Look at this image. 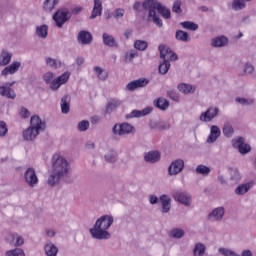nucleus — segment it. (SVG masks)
<instances>
[{"mask_svg": "<svg viewBox=\"0 0 256 256\" xmlns=\"http://www.w3.org/2000/svg\"><path fill=\"white\" fill-rule=\"evenodd\" d=\"M142 7L148 11V19H152L157 27H163V20L157 16V11L164 19H171V10L161 5L157 0H146L143 2Z\"/></svg>", "mask_w": 256, "mask_h": 256, "instance_id": "nucleus-1", "label": "nucleus"}, {"mask_svg": "<svg viewBox=\"0 0 256 256\" xmlns=\"http://www.w3.org/2000/svg\"><path fill=\"white\" fill-rule=\"evenodd\" d=\"M114 218L111 215H103L98 218L92 228L89 229V233L93 239L98 241H105L111 239V233L109 229L113 225Z\"/></svg>", "mask_w": 256, "mask_h": 256, "instance_id": "nucleus-2", "label": "nucleus"}, {"mask_svg": "<svg viewBox=\"0 0 256 256\" xmlns=\"http://www.w3.org/2000/svg\"><path fill=\"white\" fill-rule=\"evenodd\" d=\"M11 59H13V54L7 50H2L0 53V67H5L1 71L2 77H7V75H15L19 69H21V62L14 61L11 63ZM11 63V65H9ZM9 65V66H7Z\"/></svg>", "mask_w": 256, "mask_h": 256, "instance_id": "nucleus-3", "label": "nucleus"}, {"mask_svg": "<svg viewBox=\"0 0 256 256\" xmlns=\"http://www.w3.org/2000/svg\"><path fill=\"white\" fill-rule=\"evenodd\" d=\"M47 124L42 121L39 116H32L30 119V127L23 131L24 141H35L40 131H45Z\"/></svg>", "mask_w": 256, "mask_h": 256, "instance_id": "nucleus-4", "label": "nucleus"}, {"mask_svg": "<svg viewBox=\"0 0 256 256\" xmlns=\"http://www.w3.org/2000/svg\"><path fill=\"white\" fill-rule=\"evenodd\" d=\"M52 171L56 173V175L67 177L71 171V165H69V161L65 159V157L60 154H54L52 156Z\"/></svg>", "mask_w": 256, "mask_h": 256, "instance_id": "nucleus-5", "label": "nucleus"}, {"mask_svg": "<svg viewBox=\"0 0 256 256\" xmlns=\"http://www.w3.org/2000/svg\"><path fill=\"white\" fill-rule=\"evenodd\" d=\"M53 72H47L43 75V79L46 85H50L51 91H58L61 85H65L69 81L71 74L69 72H64L61 76L56 79H53Z\"/></svg>", "mask_w": 256, "mask_h": 256, "instance_id": "nucleus-6", "label": "nucleus"}, {"mask_svg": "<svg viewBox=\"0 0 256 256\" xmlns=\"http://www.w3.org/2000/svg\"><path fill=\"white\" fill-rule=\"evenodd\" d=\"M112 133L118 137H125L126 135H131V133H135V126L127 122L116 123L112 128Z\"/></svg>", "mask_w": 256, "mask_h": 256, "instance_id": "nucleus-7", "label": "nucleus"}, {"mask_svg": "<svg viewBox=\"0 0 256 256\" xmlns=\"http://www.w3.org/2000/svg\"><path fill=\"white\" fill-rule=\"evenodd\" d=\"M69 19H71V13H69V9L67 8H60L53 15V21H55L56 27L59 29H61Z\"/></svg>", "mask_w": 256, "mask_h": 256, "instance_id": "nucleus-8", "label": "nucleus"}, {"mask_svg": "<svg viewBox=\"0 0 256 256\" xmlns=\"http://www.w3.org/2000/svg\"><path fill=\"white\" fill-rule=\"evenodd\" d=\"M185 169V161L183 159H176L171 162L168 167V175L170 177H175L179 175Z\"/></svg>", "mask_w": 256, "mask_h": 256, "instance_id": "nucleus-9", "label": "nucleus"}, {"mask_svg": "<svg viewBox=\"0 0 256 256\" xmlns=\"http://www.w3.org/2000/svg\"><path fill=\"white\" fill-rule=\"evenodd\" d=\"M232 145L234 149H238L241 155H247L251 151V146L245 143V138L237 137L232 140Z\"/></svg>", "mask_w": 256, "mask_h": 256, "instance_id": "nucleus-10", "label": "nucleus"}, {"mask_svg": "<svg viewBox=\"0 0 256 256\" xmlns=\"http://www.w3.org/2000/svg\"><path fill=\"white\" fill-rule=\"evenodd\" d=\"M172 197L174 201H178V203H181L186 207H189V205H191V195H189L187 192H183L180 190H173Z\"/></svg>", "mask_w": 256, "mask_h": 256, "instance_id": "nucleus-11", "label": "nucleus"}, {"mask_svg": "<svg viewBox=\"0 0 256 256\" xmlns=\"http://www.w3.org/2000/svg\"><path fill=\"white\" fill-rule=\"evenodd\" d=\"M219 115V108L215 106L209 107L205 112H202L199 119L204 123H210Z\"/></svg>", "mask_w": 256, "mask_h": 256, "instance_id": "nucleus-12", "label": "nucleus"}, {"mask_svg": "<svg viewBox=\"0 0 256 256\" xmlns=\"http://www.w3.org/2000/svg\"><path fill=\"white\" fill-rule=\"evenodd\" d=\"M15 85V82H7L4 85L0 86V96L5 97L6 99H15L17 97V93H15V90H13V87Z\"/></svg>", "mask_w": 256, "mask_h": 256, "instance_id": "nucleus-13", "label": "nucleus"}, {"mask_svg": "<svg viewBox=\"0 0 256 256\" xmlns=\"http://www.w3.org/2000/svg\"><path fill=\"white\" fill-rule=\"evenodd\" d=\"M24 179L29 187H35L39 183V178L37 177V172L34 168H28L24 173Z\"/></svg>", "mask_w": 256, "mask_h": 256, "instance_id": "nucleus-14", "label": "nucleus"}, {"mask_svg": "<svg viewBox=\"0 0 256 256\" xmlns=\"http://www.w3.org/2000/svg\"><path fill=\"white\" fill-rule=\"evenodd\" d=\"M223 217H225V208L223 206H220L213 209L208 214V221L220 222L223 221Z\"/></svg>", "mask_w": 256, "mask_h": 256, "instance_id": "nucleus-15", "label": "nucleus"}, {"mask_svg": "<svg viewBox=\"0 0 256 256\" xmlns=\"http://www.w3.org/2000/svg\"><path fill=\"white\" fill-rule=\"evenodd\" d=\"M147 85H149V79L140 78L138 80L129 82L126 85V90L127 91H135L136 89H141L143 87H147Z\"/></svg>", "mask_w": 256, "mask_h": 256, "instance_id": "nucleus-16", "label": "nucleus"}, {"mask_svg": "<svg viewBox=\"0 0 256 256\" xmlns=\"http://www.w3.org/2000/svg\"><path fill=\"white\" fill-rule=\"evenodd\" d=\"M147 85H149V79L140 78L138 80L129 82L126 85V90L127 91H135L136 89H141L143 87H147Z\"/></svg>", "mask_w": 256, "mask_h": 256, "instance_id": "nucleus-17", "label": "nucleus"}, {"mask_svg": "<svg viewBox=\"0 0 256 256\" xmlns=\"http://www.w3.org/2000/svg\"><path fill=\"white\" fill-rule=\"evenodd\" d=\"M77 40L81 45H91L93 43V35L89 31L82 30L79 32Z\"/></svg>", "mask_w": 256, "mask_h": 256, "instance_id": "nucleus-18", "label": "nucleus"}, {"mask_svg": "<svg viewBox=\"0 0 256 256\" xmlns=\"http://www.w3.org/2000/svg\"><path fill=\"white\" fill-rule=\"evenodd\" d=\"M144 161L146 163H159L161 161V153L159 151H149L144 154Z\"/></svg>", "mask_w": 256, "mask_h": 256, "instance_id": "nucleus-19", "label": "nucleus"}, {"mask_svg": "<svg viewBox=\"0 0 256 256\" xmlns=\"http://www.w3.org/2000/svg\"><path fill=\"white\" fill-rule=\"evenodd\" d=\"M103 13V1L94 0V7L90 15V19H96V17H101Z\"/></svg>", "mask_w": 256, "mask_h": 256, "instance_id": "nucleus-20", "label": "nucleus"}, {"mask_svg": "<svg viewBox=\"0 0 256 256\" xmlns=\"http://www.w3.org/2000/svg\"><path fill=\"white\" fill-rule=\"evenodd\" d=\"M218 137H221V129H219V126L212 125L210 128V135L207 138V143H215Z\"/></svg>", "mask_w": 256, "mask_h": 256, "instance_id": "nucleus-21", "label": "nucleus"}, {"mask_svg": "<svg viewBox=\"0 0 256 256\" xmlns=\"http://www.w3.org/2000/svg\"><path fill=\"white\" fill-rule=\"evenodd\" d=\"M153 111V108L147 107L143 110H133L131 113L126 115V119H133V117H145V115H149Z\"/></svg>", "mask_w": 256, "mask_h": 256, "instance_id": "nucleus-22", "label": "nucleus"}, {"mask_svg": "<svg viewBox=\"0 0 256 256\" xmlns=\"http://www.w3.org/2000/svg\"><path fill=\"white\" fill-rule=\"evenodd\" d=\"M102 41L106 47H119V43H117V40H115V37H113V35H110L108 33L102 34Z\"/></svg>", "mask_w": 256, "mask_h": 256, "instance_id": "nucleus-23", "label": "nucleus"}, {"mask_svg": "<svg viewBox=\"0 0 256 256\" xmlns=\"http://www.w3.org/2000/svg\"><path fill=\"white\" fill-rule=\"evenodd\" d=\"M60 107L62 113L67 115L69 111L71 110V96L65 95L61 98Z\"/></svg>", "mask_w": 256, "mask_h": 256, "instance_id": "nucleus-24", "label": "nucleus"}, {"mask_svg": "<svg viewBox=\"0 0 256 256\" xmlns=\"http://www.w3.org/2000/svg\"><path fill=\"white\" fill-rule=\"evenodd\" d=\"M8 239L10 240V243L15 247H21L25 243V239L23 238V236L17 233L10 234Z\"/></svg>", "mask_w": 256, "mask_h": 256, "instance_id": "nucleus-25", "label": "nucleus"}, {"mask_svg": "<svg viewBox=\"0 0 256 256\" xmlns=\"http://www.w3.org/2000/svg\"><path fill=\"white\" fill-rule=\"evenodd\" d=\"M160 201L162 203V213H169L171 211V198L168 195H161Z\"/></svg>", "mask_w": 256, "mask_h": 256, "instance_id": "nucleus-26", "label": "nucleus"}, {"mask_svg": "<svg viewBox=\"0 0 256 256\" xmlns=\"http://www.w3.org/2000/svg\"><path fill=\"white\" fill-rule=\"evenodd\" d=\"M229 43V39L225 36H218L211 40L213 47H225Z\"/></svg>", "mask_w": 256, "mask_h": 256, "instance_id": "nucleus-27", "label": "nucleus"}, {"mask_svg": "<svg viewBox=\"0 0 256 256\" xmlns=\"http://www.w3.org/2000/svg\"><path fill=\"white\" fill-rule=\"evenodd\" d=\"M63 177L65 176H59V174L53 172L52 170L47 180L49 187H55V185H59V182L61 181V179H63Z\"/></svg>", "mask_w": 256, "mask_h": 256, "instance_id": "nucleus-28", "label": "nucleus"}, {"mask_svg": "<svg viewBox=\"0 0 256 256\" xmlns=\"http://www.w3.org/2000/svg\"><path fill=\"white\" fill-rule=\"evenodd\" d=\"M44 250L47 256H57L59 253V248H57V246H55V244L52 242L46 243Z\"/></svg>", "mask_w": 256, "mask_h": 256, "instance_id": "nucleus-29", "label": "nucleus"}, {"mask_svg": "<svg viewBox=\"0 0 256 256\" xmlns=\"http://www.w3.org/2000/svg\"><path fill=\"white\" fill-rule=\"evenodd\" d=\"M122 103L123 102L119 99L110 100L106 105V113H113L115 109H117L118 107H121Z\"/></svg>", "mask_w": 256, "mask_h": 256, "instance_id": "nucleus-30", "label": "nucleus"}, {"mask_svg": "<svg viewBox=\"0 0 256 256\" xmlns=\"http://www.w3.org/2000/svg\"><path fill=\"white\" fill-rule=\"evenodd\" d=\"M175 39L176 41H182V43H189V41H191V36L183 30H177L175 33Z\"/></svg>", "mask_w": 256, "mask_h": 256, "instance_id": "nucleus-31", "label": "nucleus"}, {"mask_svg": "<svg viewBox=\"0 0 256 256\" xmlns=\"http://www.w3.org/2000/svg\"><path fill=\"white\" fill-rule=\"evenodd\" d=\"M61 0H45L43 3V9L46 11V13H51L57 5H59V2Z\"/></svg>", "mask_w": 256, "mask_h": 256, "instance_id": "nucleus-32", "label": "nucleus"}, {"mask_svg": "<svg viewBox=\"0 0 256 256\" xmlns=\"http://www.w3.org/2000/svg\"><path fill=\"white\" fill-rule=\"evenodd\" d=\"M178 90L180 91V93H184V95H189V93H195V87L191 84H179Z\"/></svg>", "mask_w": 256, "mask_h": 256, "instance_id": "nucleus-33", "label": "nucleus"}, {"mask_svg": "<svg viewBox=\"0 0 256 256\" xmlns=\"http://www.w3.org/2000/svg\"><path fill=\"white\" fill-rule=\"evenodd\" d=\"M154 105L161 111H167L169 109V101L165 98H158L154 101Z\"/></svg>", "mask_w": 256, "mask_h": 256, "instance_id": "nucleus-34", "label": "nucleus"}, {"mask_svg": "<svg viewBox=\"0 0 256 256\" xmlns=\"http://www.w3.org/2000/svg\"><path fill=\"white\" fill-rule=\"evenodd\" d=\"M94 71L97 75V78L100 81H107V79L109 78V72L103 70V68L99 67V66H95L94 67Z\"/></svg>", "mask_w": 256, "mask_h": 256, "instance_id": "nucleus-35", "label": "nucleus"}, {"mask_svg": "<svg viewBox=\"0 0 256 256\" xmlns=\"http://www.w3.org/2000/svg\"><path fill=\"white\" fill-rule=\"evenodd\" d=\"M49 31V26L43 24L36 27V35L39 36L41 39H47Z\"/></svg>", "mask_w": 256, "mask_h": 256, "instance_id": "nucleus-36", "label": "nucleus"}, {"mask_svg": "<svg viewBox=\"0 0 256 256\" xmlns=\"http://www.w3.org/2000/svg\"><path fill=\"white\" fill-rule=\"evenodd\" d=\"M205 251H207V247L203 243H197L193 249L194 256H204Z\"/></svg>", "mask_w": 256, "mask_h": 256, "instance_id": "nucleus-37", "label": "nucleus"}, {"mask_svg": "<svg viewBox=\"0 0 256 256\" xmlns=\"http://www.w3.org/2000/svg\"><path fill=\"white\" fill-rule=\"evenodd\" d=\"M196 173L198 175H203V177H207L209 175V173H211V168L206 165L199 164L196 167Z\"/></svg>", "mask_w": 256, "mask_h": 256, "instance_id": "nucleus-38", "label": "nucleus"}, {"mask_svg": "<svg viewBox=\"0 0 256 256\" xmlns=\"http://www.w3.org/2000/svg\"><path fill=\"white\" fill-rule=\"evenodd\" d=\"M230 181L233 185H237L241 181V173H239V170L232 169L230 171Z\"/></svg>", "mask_w": 256, "mask_h": 256, "instance_id": "nucleus-39", "label": "nucleus"}, {"mask_svg": "<svg viewBox=\"0 0 256 256\" xmlns=\"http://www.w3.org/2000/svg\"><path fill=\"white\" fill-rule=\"evenodd\" d=\"M222 132H223L224 137L231 138V137H233L235 130L233 129V125L226 123V124H224V126L222 128Z\"/></svg>", "mask_w": 256, "mask_h": 256, "instance_id": "nucleus-40", "label": "nucleus"}, {"mask_svg": "<svg viewBox=\"0 0 256 256\" xmlns=\"http://www.w3.org/2000/svg\"><path fill=\"white\" fill-rule=\"evenodd\" d=\"M249 189H251V184H241L235 189L236 195H245V193H249Z\"/></svg>", "mask_w": 256, "mask_h": 256, "instance_id": "nucleus-41", "label": "nucleus"}, {"mask_svg": "<svg viewBox=\"0 0 256 256\" xmlns=\"http://www.w3.org/2000/svg\"><path fill=\"white\" fill-rule=\"evenodd\" d=\"M180 25L183 27V29H188L189 31H197V29H199V25L191 21L181 22Z\"/></svg>", "mask_w": 256, "mask_h": 256, "instance_id": "nucleus-42", "label": "nucleus"}, {"mask_svg": "<svg viewBox=\"0 0 256 256\" xmlns=\"http://www.w3.org/2000/svg\"><path fill=\"white\" fill-rule=\"evenodd\" d=\"M149 47V43L145 40H136L134 42V49L137 51H145Z\"/></svg>", "mask_w": 256, "mask_h": 256, "instance_id": "nucleus-43", "label": "nucleus"}, {"mask_svg": "<svg viewBox=\"0 0 256 256\" xmlns=\"http://www.w3.org/2000/svg\"><path fill=\"white\" fill-rule=\"evenodd\" d=\"M170 68H171V62H166L165 60H163V62L160 63L159 68H158L159 73L161 75H167Z\"/></svg>", "mask_w": 256, "mask_h": 256, "instance_id": "nucleus-44", "label": "nucleus"}, {"mask_svg": "<svg viewBox=\"0 0 256 256\" xmlns=\"http://www.w3.org/2000/svg\"><path fill=\"white\" fill-rule=\"evenodd\" d=\"M104 159L106 163H115L117 161V152L110 150L105 154Z\"/></svg>", "mask_w": 256, "mask_h": 256, "instance_id": "nucleus-45", "label": "nucleus"}, {"mask_svg": "<svg viewBox=\"0 0 256 256\" xmlns=\"http://www.w3.org/2000/svg\"><path fill=\"white\" fill-rule=\"evenodd\" d=\"M154 129H156L157 131H165L167 129H171V124L169 122H164V121L157 122L154 125Z\"/></svg>", "mask_w": 256, "mask_h": 256, "instance_id": "nucleus-46", "label": "nucleus"}, {"mask_svg": "<svg viewBox=\"0 0 256 256\" xmlns=\"http://www.w3.org/2000/svg\"><path fill=\"white\" fill-rule=\"evenodd\" d=\"M218 253H220V255H223V256H241V255L237 254L235 251H233L229 248H223V247H220L218 249Z\"/></svg>", "mask_w": 256, "mask_h": 256, "instance_id": "nucleus-47", "label": "nucleus"}, {"mask_svg": "<svg viewBox=\"0 0 256 256\" xmlns=\"http://www.w3.org/2000/svg\"><path fill=\"white\" fill-rule=\"evenodd\" d=\"M232 9H234V11H241V9H245V0H233Z\"/></svg>", "mask_w": 256, "mask_h": 256, "instance_id": "nucleus-48", "label": "nucleus"}, {"mask_svg": "<svg viewBox=\"0 0 256 256\" xmlns=\"http://www.w3.org/2000/svg\"><path fill=\"white\" fill-rule=\"evenodd\" d=\"M46 65H48V67H52L53 69H59V67H61V61L48 57L46 58Z\"/></svg>", "mask_w": 256, "mask_h": 256, "instance_id": "nucleus-49", "label": "nucleus"}, {"mask_svg": "<svg viewBox=\"0 0 256 256\" xmlns=\"http://www.w3.org/2000/svg\"><path fill=\"white\" fill-rule=\"evenodd\" d=\"M138 53L135 50H130L128 52H126L125 54V61L126 63H133V60L135 59V57H137Z\"/></svg>", "mask_w": 256, "mask_h": 256, "instance_id": "nucleus-50", "label": "nucleus"}, {"mask_svg": "<svg viewBox=\"0 0 256 256\" xmlns=\"http://www.w3.org/2000/svg\"><path fill=\"white\" fill-rule=\"evenodd\" d=\"M6 256H25V251L20 248H15L13 250H9L5 254Z\"/></svg>", "mask_w": 256, "mask_h": 256, "instance_id": "nucleus-51", "label": "nucleus"}, {"mask_svg": "<svg viewBox=\"0 0 256 256\" xmlns=\"http://www.w3.org/2000/svg\"><path fill=\"white\" fill-rule=\"evenodd\" d=\"M179 58L177 57V54L170 50L168 54L163 58V61H166L167 63H171V61H177Z\"/></svg>", "mask_w": 256, "mask_h": 256, "instance_id": "nucleus-52", "label": "nucleus"}, {"mask_svg": "<svg viewBox=\"0 0 256 256\" xmlns=\"http://www.w3.org/2000/svg\"><path fill=\"white\" fill-rule=\"evenodd\" d=\"M90 123L87 120H82L78 123L77 129L80 132H85L87 129H89Z\"/></svg>", "mask_w": 256, "mask_h": 256, "instance_id": "nucleus-53", "label": "nucleus"}, {"mask_svg": "<svg viewBox=\"0 0 256 256\" xmlns=\"http://www.w3.org/2000/svg\"><path fill=\"white\" fill-rule=\"evenodd\" d=\"M236 102L240 103V105H253V103H255V100L253 98L247 99V98L237 97Z\"/></svg>", "mask_w": 256, "mask_h": 256, "instance_id": "nucleus-54", "label": "nucleus"}, {"mask_svg": "<svg viewBox=\"0 0 256 256\" xmlns=\"http://www.w3.org/2000/svg\"><path fill=\"white\" fill-rule=\"evenodd\" d=\"M255 71V66L253 64L247 62L244 64V75H253Z\"/></svg>", "mask_w": 256, "mask_h": 256, "instance_id": "nucleus-55", "label": "nucleus"}, {"mask_svg": "<svg viewBox=\"0 0 256 256\" xmlns=\"http://www.w3.org/2000/svg\"><path fill=\"white\" fill-rule=\"evenodd\" d=\"M159 51H160V59H163L165 56L169 54V52L171 51V48L161 44L159 46Z\"/></svg>", "mask_w": 256, "mask_h": 256, "instance_id": "nucleus-56", "label": "nucleus"}, {"mask_svg": "<svg viewBox=\"0 0 256 256\" xmlns=\"http://www.w3.org/2000/svg\"><path fill=\"white\" fill-rule=\"evenodd\" d=\"M183 235H185L183 229L176 228L171 231V236L174 237V239H181Z\"/></svg>", "mask_w": 256, "mask_h": 256, "instance_id": "nucleus-57", "label": "nucleus"}, {"mask_svg": "<svg viewBox=\"0 0 256 256\" xmlns=\"http://www.w3.org/2000/svg\"><path fill=\"white\" fill-rule=\"evenodd\" d=\"M167 96L172 99V101H175L176 103H179V93H177L175 90H168Z\"/></svg>", "mask_w": 256, "mask_h": 256, "instance_id": "nucleus-58", "label": "nucleus"}, {"mask_svg": "<svg viewBox=\"0 0 256 256\" xmlns=\"http://www.w3.org/2000/svg\"><path fill=\"white\" fill-rule=\"evenodd\" d=\"M182 2L181 0H176L173 3L172 11L173 13H181L183 10L181 9Z\"/></svg>", "mask_w": 256, "mask_h": 256, "instance_id": "nucleus-59", "label": "nucleus"}, {"mask_svg": "<svg viewBox=\"0 0 256 256\" xmlns=\"http://www.w3.org/2000/svg\"><path fill=\"white\" fill-rule=\"evenodd\" d=\"M7 124L4 121H0V137H5L7 135Z\"/></svg>", "mask_w": 256, "mask_h": 256, "instance_id": "nucleus-60", "label": "nucleus"}, {"mask_svg": "<svg viewBox=\"0 0 256 256\" xmlns=\"http://www.w3.org/2000/svg\"><path fill=\"white\" fill-rule=\"evenodd\" d=\"M124 15H125V9H123V8H117L114 11V18L115 19H121V17H124Z\"/></svg>", "mask_w": 256, "mask_h": 256, "instance_id": "nucleus-61", "label": "nucleus"}, {"mask_svg": "<svg viewBox=\"0 0 256 256\" xmlns=\"http://www.w3.org/2000/svg\"><path fill=\"white\" fill-rule=\"evenodd\" d=\"M20 115L24 119H27L30 117L31 113L29 112V110L27 108L23 107V108H21Z\"/></svg>", "mask_w": 256, "mask_h": 256, "instance_id": "nucleus-62", "label": "nucleus"}, {"mask_svg": "<svg viewBox=\"0 0 256 256\" xmlns=\"http://www.w3.org/2000/svg\"><path fill=\"white\" fill-rule=\"evenodd\" d=\"M158 202H159V198L157 197V195L151 194L149 196V203H150V205H157Z\"/></svg>", "mask_w": 256, "mask_h": 256, "instance_id": "nucleus-63", "label": "nucleus"}, {"mask_svg": "<svg viewBox=\"0 0 256 256\" xmlns=\"http://www.w3.org/2000/svg\"><path fill=\"white\" fill-rule=\"evenodd\" d=\"M241 256H253V252L249 249H245L241 252Z\"/></svg>", "mask_w": 256, "mask_h": 256, "instance_id": "nucleus-64", "label": "nucleus"}]
</instances>
